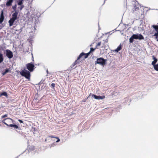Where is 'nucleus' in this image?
<instances>
[{"label": "nucleus", "mask_w": 158, "mask_h": 158, "mask_svg": "<svg viewBox=\"0 0 158 158\" xmlns=\"http://www.w3.org/2000/svg\"><path fill=\"white\" fill-rule=\"evenodd\" d=\"M83 54V53L80 54L79 56L77 57V59L73 63L71 66V68L74 69L75 68L74 67V66L76 64H79L80 62L79 60L82 56Z\"/></svg>", "instance_id": "39448f33"}, {"label": "nucleus", "mask_w": 158, "mask_h": 158, "mask_svg": "<svg viewBox=\"0 0 158 158\" xmlns=\"http://www.w3.org/2000/svg\"><path fill=\"white\" fill-rule=\"evenodd\" d=\"M153 66L154 69L158 71V64L154 65Z\"/></svg>", "instance_id": "412c9836"}, {"label": "nucleus", "mask_w": 158, "mask_h": 158, "mask_svg": "<svg viewBox=\"0 0 158 158\" xmlns=\"http://www.w3.org/2000/svg\"><path fill=\"white\" fill-rule=\"evenodd\" d=\"M152 27L155 29L156 32H158V25H152Z\"/></svg>", "instance_id": "6ab92c4d"}, {"label": "nucleus", "mask_w": 158, "mask_h": 158, "mask_svg": "<svg viewBox=\"0 0 158 158\" xmlns=\"http://www.w3.org/2000/svg\"><path fill=\"white\" fill-rule=\"evenodd\" d=\"M9 125L10 126V127H13L15 129H18L19 128L18 126L15 124H10Z\"/></svg>", "instance_id": "aec40b11"}, {"label": "nucleus", "mask_w": 158, "mask_h": 158, "mask_svg": "<svg viewBox=\"0 0 158 158\" xmlns=\"http://www.w3.org/2000/svg\"><path fill=\"white\" fill-rule=\"evenodd\" d=\"M9 72V70L8 69H6L5 70V72L6 73Z\"/></svg>", "instance_id": "c85d7f7f"}, {"label": "nucleus", "mask_w": 158, "mask_h": 158, "mask_svg": "<svg viewBox=\"0 0 158 158\" xmlns=\"http://www.w3.org/2000/svg\"><path fill=\"white\" fill-rule=\"evenodd\" d=\"M3 96H5L6 98H8V97L7 93L6 92H3L2 93H0V97Z\"/></svg>", "instance_id": "4468645a"}, {"label": "nucleus", "mask_w": 158, "mask_h": 158, "mask_svg": "<svg viewBox=\"0 0 158 158\" xmlns=\"http://www.w3.org/2000/svg\"><path fill=\"white\" fill-rule=\"evenodd\" d=\"M13 2V0H7L6 4V6L9 7L12 6Z\"/></svg>", "instance_id": "f8f14e48"}, {"label": "nucleus", "mask_w": 158, "mask_h": 158, "mask_svg": "<svg viewBox=\"0 0 158 158\" xmlns=\"http://www.w3.org/2000/svg\"><path fill=\"white\" fill-rule=\"evenodd\" d=\"M15 121L14 120H13L12 119V120H11V123H15Z\"/></svg>", "instance_id": "c756f323"}, {"label": "nucleus", "mask_w": 158, "mask_h": 158, "mask_svg": "<svg viewBox=\"0 0 158 158\" xmlns=\"http://www.w3.org/2000/svg\"><path fill=\"white\" fill-rule=\"evenodd\" d=\"M55 138H56V139H57V140L56 141V143H58V142H59L60 141V139L59 138H58V137H55Z\"/></svg>", "instance_id": "a878e982"}, {"label": "nucleus", "mask_w": 158, "mask_h": 158, "mask_svg": "<svg viewBox=\"0 0 158 158\" xmlns=\"http://www.w3.org/2000/svg\"><path fill=\"white\" fill-rule=\"evenodd\" d=\"M139 5L138 4H135L133 6V7L132 8V10L133 12H134L135 11L138 10H139Z\"/></svg>", "instance_id": "9b49d317"}, {"label": "nucleus", "mask_w": 158, "mask_h": 158, "mask_svg": "<svg viewBox=\"0 0 158 158\" xmlns=\"http://www.w3.org/2000/svg\"><path fill=\"white\" fill-rule=\"evenodd\" d=\"M4 19V17L3 14V12H2V13L0 15V24L2 23Z\"/></svg>", "instance_id": "2eb2a0df"}, {"label": "nucleus", "mask_w": 158, "mask_h": 158, "mask_svg": "<svg viewBox=\"0 0 158 158\" xmlns=\"http://www.w3.org/2000/svg\"><path fill=\"white\" fill-rule=\"evenodd\" d=\"M101 44H102V42L101 41L98 42L97 44H96V47H95L96 48H97V49L98 48V47L99 46H101Z\"/></svg>", "instance_id": "4be33fe9"}, {"label": "nucleus", "mask_w": 158, "mask_h": 158, "mask_svg": "<svg viewBox=\"0 0 158 158\" xmlns=\"http://www.w3.org/2000/svg\"><path fill=\"white\" fill-rule=\"evenodd\" d=\"M103 45L102 47H102H104V48H105V47L104 46V44H103Z\"/></svg>", "instance_id": "72a5a7b5"}, {"label": "nucleus", "mask_w": 158, "mask_h": 158, "mask_svg": "<svg viewBox=\"0 0 158 158\" xmlns=\"http://www.w3.org/2000/svg\"><path fill=\"white\" fill-rule=\"evenodd\" d=\"M153 36L156 37V40L158 41V32L156 33Z\"/></svg>", "instance_id": "5701e85b"}, {"label": "nucleus", "mask_w": 158, "mask_h": 158, "mask_svg": "<svg viewBox=\"0 0 158 158\" xmlns=\"http://www.w3.org/2000/svg\"><path fill=\"white\" fill-rule=\"evenodd\" d=\"M27 69L29 70L30 72H32L35 67L34 64H32L31 63H28L26 65Z\"/></svg>", "instance_id": "423d86ee"}, {"label": "nucleus", "mask_w": 158, "mask_h": 158, "mask_svg": "<svg viewBox=\"0 0 158 158\" xmlns=\"http://www.w3.org/2000/svg\"><path fill=\"white\" fill-rule=\"evenodd\" d=\"M55 84L53 83H52L51 84V86L53 88H54L55 87Z\"/></svg>", "instance_id": "bb28decb"}, {"label": "nucleus", "mask_w": 158, "mask_h": 158, "mask_svg": "<svg viewBox=\"0 0 158 158\" xmlns=\"http://www.w3.org/2000/svg\"><path fill=\"white\" fill-rule=\"evenodd\" d=\"M18 121L20 123H23V121L22 120H21L20 119H19L18 120Z\"/></svg>", "instance_id": "cd10ccee"}, {"label": "nucleus", "mask_w": 158, "mask_h": 158, "mask_svg": "<svg viewBox=\"0 0 158 158\" xmlns=\"http://www.w3.org/2000/svg\"><path fill=\"white\" fill-rule=\"evenodd\" d=\"M96 64L103 66L106 64V60L102 57L98 58L97 59V61L95 62V64Z\"/></svg>", "instance_id": "20e7f679"}, {"label": "nucleus", "mask_w": 158, "mask_h": 158, "mask_svg": "<svg viewBox=\"0 0 158 158\" xmlns=\"http://www.w3.org/2000/svg\"><path fill=\"white\" fill-rule=\"evenodd\" d=\"M152 58L154 60L153 61H152V64L153 66L156 64L158 60L155 57V56L154 55L152 56Z\"/></svg>", "instance_id": "ddd939ff"}, {"label": "nucleus", "mask_w": 158, "mask_h": 158, "mask_svg": "<svg viewBox=\"0 0 158 158\" xmlns=\"http://www.w3.org/2000/svg\"><path fill=\"white\" fill-rule=\"evenodd\" d=\"M96 48H91L90 51L87 53H85L84 52H81V54L83 53L82 56H85L84 59H85L87 58L89 55L92 52H93Z\"/></svg>", "instance_id": "0eeeda50"}, {"label": "nucleus", "mask_w": 158, "mask_h": 158, "mask_svg": "<svg viewBox=\"0 0 158 158\" xmlns=\"http://www.w3.org/2000/svg\"><path fill=\"white\" fill-rule=\"evenodd\" d=\"M49 137L51 138H55V137H54L52 135L50 136Z\"/></svg>", "instance_id": "7c9ffc66"}, {"label": "nucleus", "mask_w": 158, "mask_h": 158, "mask_svg": "<svg viewBox=\"0 0 158 158\" xmlns=\"http://www.w3.org/2000/svg\"><path fill=\"white\" fill-rule=\"evenodd\" d=\"M24 6L23 5H21V6H20L18 7V9H19L21 11L22 10V9L24 7Z\"/></svg>", "instance_id": "b1692460"}, {"label": "nucleus", "mask_w": 158, "mask_h": 158, "mask_svg": "<svg viewBox=\"0 0 158 158\" xmlns=\"http://www.w3.org/2000/svg\"><path fill=\"white\" fill-rule=\"evenodd\" d=\"M84 56H85L84 55V56H83L82 57H84L83 58V60H84L85 59H84Z\"/></svg>", "instance_id": "473e14b6"}, {"label": "nucleus", "mask_w": 158, "mask_h": 158, "mask_svg": "<svg viewBox=\"0 0 158 158\" xmlns=\"http://www.w3.org/2000/svg\"><path fill=\"white\" fill-rule=\"evenodd\" d=\"M23 0H17V4L18 5L21 6V5H23Z\"/></svg>", "instance_id": "dca6fc26"}, {"label": "nucleus", "mask_w": 158, "mask_h": 158, "mask_svg": "<svg viewBox=\"0 0 158 158\" xmlns=\"http://www.w3.org/2000/svg\"><path fill=\"white\" fill-rule=\"evenodd\" d=\"M7 117V114H4V115H2V118H5V117Z\"/></svg>", "instance_id": "393cba45"}, {"label": "nucleus", "mask_w": 158, "mask_h": 158, "mask_svg": "<svg viewBox=\"0 0 158 158\" xmlns=\"http://www.w3.org/2000/svg\"><path fill=\"white\" fill-rule=\"evenodd\" d=\"M6 73L5 72V71L4 72L2 73V74H3V75H5Z\"/></svg>", "instance_id": "2f4dec72"}, {"label": "nucleus", "mask_w": 158, "mask_h": 158, "mask_svg": "<svg viewBox=\"0 0 158 158\" xmlns=\"http://www.w3.org/2000/svg\"><path fill=\"white\" fill-rule=\"evenodd\" d=\"M122 49V46L121 45L118 46L117 48L114 50V51L118 52V51Z\"/></svg>", "instance_id": "a211bd4d"}, {"label": "nucleus", "mask_w": 158, "mask_h": 158, "mask_svg": "<svg viewBox=\"0 0 158 158\" xmlns=\"http://www.w3.org/2000/svg\"><path fill=\"white\" fill-rule=\"evenodd\" d=\"M20 73L22 76L26 78L28 80L30 79L31 74L29 71L24 69L20 72Z\"/></svg>", "instance_id": "7ed1b4c3"}, {"label": "nucleus", "mask_w": 158, "mask_h": 158, "mask_svg": "<svg viewBox=\"0 0 158 158\" xmlns=\"http://www.w3.org/2000/svg\"><path fill=\"white\" fill-rule=\"evenodd\" d=\"M144 40V38L141 34H134L129 39L130 43H132L134 41V39Z\"/></svg>", "instance_id": "f03ea898"}, {"label": "nucleus", "mask_w": 158, "mask_h": 158, "mask_svg": "<svg viewBox=\"0 0 158 158\" xmlns=\"http://www.w3.org/2000/svg\"><path fill=\"white\" fill-rule=\"evenodd\" d=\"M4 60L3 56L2 53H0V63Z\"/></svg>", "instance_id": "f3484780"}, {"label": "nucleus", "mask_w": 158, "mask_h": 158, "mask_svg": "<svg viewBox=\"0 0 158 158\" xmlns=\"http://www.w3.org/2000/svg\"><path fill=\"white\" fill-rule=\"evenodd\" d=\"M6 56H7L8 58L10 59L13 57V53L10 50L7 49L6 50Z\"/></svg>", "instance_id": "1a4fd4ad"}, {"label": "nucleus", "mask_w": 158, "mask_h": 158, "mask_svg": "<svg viewBox=\"0 0 158 158\" xmlns=\"http://www.w3.org/2000/svg\"><path fill=\"white\" fill-rule=\"evenodd\" d=\"M17 5L15 4L14 6H12V8L15 11V12L12 15V17L9 21V26H12L13 25L15 21L18 18V12L16 10Z\"/></svg>", "instance_id": "f257e3e1"}, {"label": "nucleus", "mask_w": 158, "mask_h": 158, "mask_svg": "<svg viewBox=\"0 0 158 158\" xmlns=\"http://www.w3.org/2000/svg\"><path fill=\"white\" fill-rule=\"evenodd\" d=\"M92 97H94V98L96 99H102L105 98L104 96H97L93 94L92 95Z\"/></svg>", "instance_id": "9d476101"}, {"label": "nucleus", "mask_w": 158, "mask_h": 158, "mask_svg": "<svg viewBox=\"0 0 158 158\" xmlns=\"http://www.w3.org/2000/svg\"><path fill=\"white\" fill-rule=\"evenodd\" d=\"M12 120V119L10 118H6L4 119L2 121V122L3 123H4L7 126H8L10 127V126L9 125L11 123V120Z\"/></svg>", "instance_id": "6e6552de"}]
</instances>
